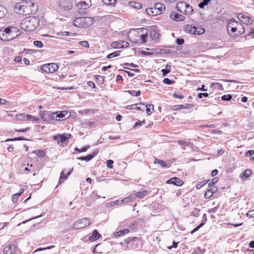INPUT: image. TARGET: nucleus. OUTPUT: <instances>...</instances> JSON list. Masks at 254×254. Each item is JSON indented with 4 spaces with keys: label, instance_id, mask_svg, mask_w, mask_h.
<instances>
[{
    "label": "nucleus",
    "instance_id": "1",
    "mask_svg": "<svg viewBox=\"0 0 254 254\" xmlns=\"http://www.w3.org/2000/svg\"><path fill=\"white\" fill-rule=\"evenodd\" d=\"M39 20L35 16H29L23 19L20 23L21 28L25 31L35 30L39 25Z\"/></svg>",
    "mask_w": 254,
    "mask_h": 254
},
{
    "label": "nucleus",
    "instance_id": "2",
    "mask_svg": "<svg viewBox=\"0 0 254 254\" xmlns=\"http://www.w3.org/2000/svg\"><path fill=\"white\" fill-rule=\"evenodd\" d=\"M18 29L14 26H10L0 30V39L3 41H8L14 39L17 36Z\"/></svg>",
    "mask_w": 254,
    "mask_h": 254
},
{
    "label": "nucleus",
    "instance_id": "3",
    "mask_svg": "<svg viewBox=\"0 0 254 254\" xmlns=\"http://www.w3.org/2000/svg\"><path fill=\"white\" fill-rule=\"evenodd\" d=\"M94 18L91 17H79L73 21V25L77 27H86L93 24Z\"/></svg>",
    "mask_w": 254,
    "mask_h": 254
},
{
    "label": "nucleus",
    "instance_id": "4",
    "mask_svg": "<svg viewBox=\"0 0 254 254\" xmlns=\"http://www.w3.org/2000/svg\"><path fill=\"white\" fill-rule=\"evenodd\" d=\"M31 6H33V3L32 1H30L29 3L27 2L17 3L14 6V11L19 14L26 15L30 13Z\"/></svg>",
    "mask_w": 254,
    "mask_h": 254
},
{
    "label": "nucleus",
    "instance_id": "5",
    "mask_svg": "<svg viewBox=\"0 0 254 254\" xmlns=\"http://www.w3.org/2000/svg\"><path fill=\"white\" fill-rule=\"evenodd\" d=\"M142 245V243L139 237L129 238L127 242V247L128 249H138Z\"/></svg>",
    "mask_w": 254,
    "mask_h": 254
},
{
    "label": "nucleus",
    "instance_id": "6",
    "mask_svg": "<svg viewBox=\"0 0 254 254\" xmlns=\"http://www.w3.org/2000/svg\"><path fill=\"white\" fill-rule=\"evenodd\" d=\"M185 30L187 33L194 35H200L204 33L205 32V30L203 28L189 24L185 26Z\"/></svg>",
    "mask_w": 254,
    "mask_h": 254
},
{
    "label": "nucleus",
    "instance_id": "7",
    "mask_svg": "<svg viewBox=\"0 0 254 254\" xmlns=\"http://www.w3.org/2000/svg\"><path fill=\"white\" fill-rule=\"evenodd\" d=\"M91 224L90 220L87 218H82L76 221L73 225V229H79L85 227Z\"/></svg>",
    "mask_w": 254,
    "mask_h": 254
},
{
    "label": "nucleus",
    "instance_id": "8",
    "mask_svg": "<svg viewBox=\"0 0 254 254\" xmlns=\"http://www.w3.org/2000/svg\"><path fill=\"white\" fill-rule=\"evenodd\" d=\"M58 65L56 63H52L43 65L41 70L45 72L53 73L58 69Z\"/></svg>",
    "mask_w": 254,
    "mask_h": 254
},
{
    "label": "nucleus",
    "instance_id": "9",
    "mask_svg": "<svg viewBox=\"0 0 254 254\" xmlns=\"http://www.w3.org/2000/svg\"><path fill=\"white\" fill-rule=\"evenodd\" d=\"M229 34L232 37L238 36L243 33L245 31L244 28L243 27H235L229 28L227 30Z\"/></svg>",
    "mask_w": 254,
    "mask_h": 254
},
{
    "label": "nucleus",
    "instance_id": "10",
    "mask_svg": "<svg viewBox=\"0 0 254 254\" xmlns=\"http://www.w3.org/2000/svg\"><path fill=\"white\" fill-rule=\"evenodd\" d=\"M70 134H58L54 136V139L58 142L59 143H61L62 145L66 144V141L70 137Z\"/></svg>",
    "mask_w": 254,
    "mask_h": 254
},
{
    "label": "nucleus",
    "instance_id": "11",
    "mask_svg": "<svg viewBox=\"0 0 254 254\" xmlns=\"http://www.w3.org/2000/svg\"><path fill=\"white\" fill-rule=\"evenodd\" d=\"M238 18L241 22L246 24H250L253 23V20L248 13H239L238 15Z\"/></svg>",
    "mask_w": 254,
    "mask_h": 254
},
{
    "label": "nucleus",
    "instance_id": "12",
    "mask_svg": "<svg viewBox=\"0 0 254 254\" xmlns=\"http://www.w3.org/2000/svg\"><path fill=\"white\" fill-rule=\"evenodd\" d=\"M170 16L172 20L176 21H183L185 18L183 15L174 11L170 13Z\"/></svg>",
    "mask_w": 254,
    "mask_h": 254
},
{
    "label": "nucleus",
    "instance_id": "13",
    "mask_svg": "<svg viewBox=\"0 0 254 254\" xmlns=\"http://www.w3.org/2000/svg\"><path fill=\"white\" fill-rule=\"evenodd\" d=\"M139 31H137L138 37H139V39L138 40H131L132 42L134 43H145L147 41V38L148 37L147 33H145V34H141L140 35H139Z\"/></svg>",
    "mask_w": 254,
    "mask_h": 254
},
{
    "label": "nucleus",
    "instance_id": "14",
    "mask_svg": "<svg viewBox=\"0 0 254 254\" xmlns=\"http://www.w3.org/2000/svg\"><path fill=\"white\" fill-rule=\"evenodd\" d=\"M167 184H172L177 186H181L183 184V182L177 177H173L166 182Z\"/></svg>",
    "mask_w": 254,
    "mask_h": 254
},
{
    "label": "nucleus",
    "instance_id": "15",
    "mask_svg": "<svg viewBox=\"0 0 254 254\" xmlns=\"http://www.w3.org/2000/svg\"><path fill=\"white\" fill-rule=\"evenodd\" d=\"M98 153V150H94L92 154H88L85 157H79L77 159L81 161H89Z\"/></svg>",
    "mask_w": 254,
    "mask_h": 254
},
{
    "label": "nucleus",
    "instance_id": "16",
    "mask_svg": "<svg viewBox=\"0 0 254 254\" xmlns=\"http://www.w3.org/2000/svg\"><path fill=\"white\" fill-rule=\"evenodd\" d=\"M89 2H86L84 0H80L76 3V6L79 9H85L89 7L91 5V0H89Z\"/></svg>",
    "mask_w": 254,
    "mask_h": 254
},
{
    "label": "nucleus",
    "instance_id": "17",
    "mask_svg": "<svg viewBox=\"0 0 254 254\" xmlns=\"http://www.w3.org/2000/svg\"><path fill=\"white\" fill-rule=\"evenodd\" d=\"M72 171L73 168L69 170V171L67 173V174L66 175L65 173V170H63L61 173L59 183L60 184L62 183H63L65 180H66L67 179V176H69Z\"/></svg>",
    "mask_w": 254,
    "mask_h": 254
},
{
    "label": "nucleus",
    "instance_id": "18",
    "mask_svg": "<svg viewBox=\"0 0 254 254\" xmlns=\"http://www.w3.org/2000/svg\"><path fill=\"white\" fill-rule=\"evenodd\" d=\"M235 27H243V25L238 21H236L234 18L228 21L227 25V30H229V28Z\"/></svg>",
    "mask_w": 254,
    "mask_h": 254
},
{
    "label": "nucleus",
    "instance_id": "19",
    "mask_svg": "<svg viewBox=\"0 0 254 254\" xmlns=\"http://www.w3.org/2000/svg\"><path fill=\"white\" fill-rule=\"evenodd\" d=\"M16 252V247L13 245H10L3 249V253L5 254H13Z\"/></svg>",
    "mask_w": 254,
    "mask_h": 254
},
{
    "label": "nucleus",
    "instance_id": "20",
    "mask_svg": "<svg viewBox=\"0 0 254 254\" xmlns=\"http://www.w3.org/2000/svg\"><path fill=\"white\" fill-rule=\"evenodd\" d=\"M159 36V31L155 27L152 28L150 31V36L151 38V39L153 40H156L158 39Z\"/></svg>",
    "mask_w": 254,
    "mask_h": 254
},
{
    "label": "nucleus",
    "instance_id": "21",
    "mask_svg": "<svg viewBox=\"0 0 254 254\" xmlns=\"http://www.w3.org/2000/svg\"><path fill=\"white\" fill-rule=\"evenodd\" d=\"M154 7L156 10L158 15L163 13L164 11L165 8L164 5L160 2L156 3Z\"/></svg>",
    "mask_w": 254,
    "mask_h": 254
},
{
    "label": "nucleus",
    "instance_id": "22",
    "mask_svg": "<svg viewBox=\"0 0 254 254\" xmlns=\"http://www.w3.org/2000/svg\"><path fill=\"white\" fill-rule=\"evenodd\" d=\"M192 7L188 3L184 2V13L186 15L191 14L193 12Z\"/></svg>",
    "mask_w": 254,
    "mask_h": 254
},
{
    "label": "nucleus",
    "instance_id": "23",
    "mask_svg": "<svg viewBox=\"0 0 254 254\" xmlns=\"http://www.w3.org/2000/svg\"><path fill=\"white\" fill-rule=\"evenodd\" d=\"M145 12L147 15L149 16H153L158 15L154 7L153 8H146L145 10Z\"/></svg>",
    "mask_w": 254,
    "mask_h": 254
},
{
    "label": "nucleus",
    "instance_id": "24",
    "mask_svg": "<svg viewBox=\"0 0 254 254\" xmlns=\"http://www.w3.org/2000/svg\"><path fill=\"white\" fill-rule=\"evenodd\" d=\"M154 164H159L161 167L163 168H169L171 167V165L165 163L164 161L158 159H155L154 160Z\"/></svg>",
    "mask_w": 254,
    "mask_h": 254
},
{
    "label": "nucleus",
    "instance_id": "25",
    "mask_svg": "<svg viewBox=\"0 0 254 254\" xmlns=\"http://www.w3.org/2000/svg\"><path fill=\"white\" fill-rule=\"evenodd\" d=\"M42 119L46 122H49L50 121V112L45 111L41 112L40 114Z\"/></svg>",
    "mask_w": 254,
    "mask_h": 254
},
{
    "label": "nucleus",
    "instance_id": "26",
    "mask_svg": "<svg viewBox=\"0 0 254 254\" xmlns=\"http://www.w3.org/2000/svg\"><path fill=\"white\" fill-rule=\"evenodd\" d=\"M101 235L98 233L97 230H95L93 231L91 236H90L89 238V240L91 242H94L97 240Z\"/></svg>",
    "mask_w": 254,
    "mask_h": 254
},
{
    "label": "nucleus",
    "instance_id": "27",
    "mask_svg": "<svg viewBox=\"0 0 254 254\" xmlns=\"http://www.w3.org/2000/svg\"><path fill=\"white\" fill-rule=\"evenodd\" d=\"M70 114L66 111L57 112V118L59 119H62L64 118H69Z\"/></svg>",
    "mask_w": 254,
    "mask_h": 254
},
{
    "label": "nucleus",
    "instance_id": "28",
    "mask_svg": "<svg viewBox=\"0 0 254 254\" xmlns=\"http://www.w3.org/2000/svg\"><path fill=\"white\" fill-rule=\"evenodd\" d=\"M252 173V172L250 170H246L244 172L243 174H241L240 178L243 180H246L250 177Z\"/></svg>",
    "mask_w": 254,
    "mask_h": 254
},
{
    "label": "nucleus",
    "instance_id": "29",
    "mask_svg": "<svg viewBox=\"0 0 254 254\" xmlns=\"http://www.w3.org/2000/svg\"><path fill=\"white\" fill-rule=\"evenodd\" d=\"M59 6L64 9H70L71 8V4L69 0H65V3H60Z\"/></svg>",
    "mask_w": 254,
    "mask_h": 254
},
{
    "label": "nucleus",
    "instance_id": "30",
    "mask_svg": "<svg viewBox=\"0 0 254 254\" xmlns=\"http://www.w3.org/2000/svg\"><path fill=\"white\" fill-rule=\"evenodd\" d=\"M129 232V229H125L119 231L118 232L114 233V236L116 237L123 236L126 234H127Z\"/></svg>",
    "mask_w": 254,
    "mask_h": 254
},
{
    "label": "nucleus",
    "instance_id": "31",
    "mask_svg": "<svg viewBox=\"0 0 254 254\" xmlns=\"http://www.w3.org/2000/svg\"><path fill=\"white\" fill-rule=\"evenodd\" d=\"M176 9L178 11L183 13L184 9V2H178L176 5Z\"/></svg>",
    "mask_w": 254,
    "mask_h": 254
},
{
    "label": "nucleus",
    "instance_id": "32",
    "mask_svg": "<svg viewBox=\"0 0 254 254\" xmlns=\"http://www.w3.org/2000/svg\"><path fill=\"white\" fill-rule=\"evenodd\" d=\"M7 13L6 8L0 4V18H2L5 16Z\"/></svg>",
    "mask_w": 254,
    "mask_h": 254
},
{
    "label": "nucleus",
    "instance_id": "33",
    "mask_svg": "<svg viewBox=\"0 0 254 254\" xmlns=\"http://www.w3.org/2000/svg\"><path fill=\"white\" fill-rule=\"evenodd\" d=\"M122 41H118V42H113L111 46L112 47L115 49H120L124 48V46H122Z\"/></svg>",
    "mask_w": 254,
    "mask_h": 254
},
{
    "label": "nucleus",
    "instance_id": "34",
    "mask_svg": "<svg viewBox=\"0 0 254 254\" xmlns=\"http://www.w3.org/2000/svg\"><path fill=\"white\" fill-rule=\"evenodd\" d=\"M147 191L146 190H143V191H138L135 193H134V195L140 198V199H141V198H143L147 194Z\"/></svg>",
    "mask_w": 254,
    "mask_h": 254
},
{
    "label": "nucleus",
    "instance_id": "35",
    "mask_svg": "<svg viewBox=\"0 0 254 254\" xmlns=\"http://www.w3.org/2000/svg\"><path fill=\"white\" fill-rule=\"evenodd\" d=\"M129 5L130 6L136 9H140L142 7V5L137 2L131 1L129 3Z\"/></svg>",
    "mask_w": 254,
    "mask_h": 254
},
{
    "label": "nucleus",
    "instance_id": "36",
    "mask_svg": "<svg viewBox=\"0 0 254 254\" xmlns=\"http://www.w3.org/2000/svg\"><path fill=\"white\" fill-rule=\"evenodd\" d=\"M27 115L24 114H21L16 115L15 118L16 120L18 121H26Z\"/></svg>",
    "mask_w": 254,
    "mask_h": 254
},
{
    "label": "nucleus",
    "instance_id": "37",
    "mask_svg": "<svg viewBox=\"0 0 254 254\" xmlns=\"http://www.w3.org/2000/svg\"><path fill=\"white\" fill-rule=\"evenodd\" d=\"M120 53H121V51H116L115 52L112 53L108 55V56H107V58H108V59H112V58H113L114 57H118V56H120Z\"/></svg>",
    "mask_w": 254,
    "mask_h": 254
},
{
    "label": "nucleus",
    "instance_id": "38",
    "mask_svg": "<svg viewBox=\"0 0 254 254\" xmlns=\"http://www.w3.org/2000/svg\"><path fill=\"white\" fill-rule=\"evenodd\" d=\"M210 1L211 0H202V1L198 4V6L200 8H204L205 6L207 5Z\"/></svg>",
    "mask_w": 254,
    "mask_h": 254
},
{
    "label": "nucleus",
    "instance_id": "39",
    "mask_svg": "<svg viewBox=\"0 0 254 254\" xmlns=\"http://www.w3.org/2000/svg\"><path fill=\"white\" fill-rule=\"evenodd\" d=\"M171 66L169 64L166 65L165 69H162L161 71L163 76H166L168 73L170 72Z\"/></svg>",
    "mask_w": 254,
    "mask_h": 254
},
{
    "label": "nucleus",
    "instance_id": "40",
    "mask_svg": "<svg viewBox=\"0 0 254 254\" xmlns=\"http://www.w3.org/2000/svg\"><path fill=\"white\" fill-rule=\"evenodd\" d=\"M146 110L147 113L148 115H150L152 113V111H151V109H152V111H154V106L152 104H148L146 105Z\"/></svg>",
    "mask_w": 254,
    "mask_h": 254
},
{
    "label": "nucleus",
    "instance_id": "41",
    "mask_svg": "<svg viewBox=\"0 0 254 254\" xmlns=\"http://www.w3.org/2000/svg\"><path fill=\"white\" fill-rule=\"evenodd\" d=\"M100 197V196L97 194L96 191H93L90 195V198L92 200H96Z\"/></svg>",
    "mask_w": 254,
    "mask_h": 254
},
{
    "label": "nucleus",
    "instance_id": "42",
    "mask_svg": "<svg viewBox=\"0 0 254 254\" xmlns=\"http://www.w3.org/2000/svg\"><path fill=\"white\" fill-rule=\"evenodd\" d=\"M205 252V250L204 249H201L200 248H196L193 251L194 254H201Z\"/></svg>",
    "mask_w": 254,
    "mask_h": 254
},
{
    "label": "nucleus",
    "instance_id": "43",
    "mask_svg": "<svg viewBox=\"0 0 254 254\" xmlns=\"http://www.w3.org/2000/svg\"><path fill=\"white\" fill-rule=\"evenodd\" d=\"M90 147L89 145H87L84 147H83L81 149H79L77 147H75L74 149L75 151H77L78 152H85Z\"/></svg>",
    "mask_w": 254,
    "mask_h": 254
},
{
    "label": "nucleus",
    "instance_id": "44",
    "mask_svg": "<svg viewBox=\"0 0 254 254\" xmlns=\"http://www.w3.org/2000/svg\"><path fill=\"white\" fill-rule=\"evenodd\" d=\"M126 92H128L131 95H133V96L134 95L136 97L140 95V91L139 90L136 91L135 90H127V91H126Z\"/></svg>",
    "mask_w": 254,
    "mask_h": 254
},
{
    "label": "nucleus",
    "instance_id": "45",
    "mask_svg": "<svg viewBox=\"0 0 254 254\" xmlns=\"http://www.w3.org/2000/svg\"><path fill=\"white\" fill-rule=\"evenodd\" d=\"M133 198H134V196L132 194L131 196L126 197V198L121 200V201L122 202V203H128V202L131 201Z\"/></svg>",
    "mask_w": 254,
    "mask_h": 254
},
{
    "label": "nucleus",
    "instance_id": "46",
    "mask_svg": "<svg viewBox=\"0 0 254 254\" xmlns=\"http://www.w3.org/2000/svg\"><path fill=\"white\" fill-rule=\"evenodd\" d=\"M102 1L106 5H115L116 0H102Z\"/></svg>",
    "mask_w": 254,
    "mask_h": 254
},
{
    "label": "nucleus",
    "instance_id": "47",
    "mask_svg": "<svg viewBox=\"0 0 254 254\" xmlns=\"http://www.w3.org/2000/svg\"><path fill=\"white\" fill-rule=\"evenodd\" d=\"M139 105V104H136L134 105H129L127 106L126 108L128 110L132 109H136L137 110H141V108L139 107H137V105Z\"/></svg>",
    "mask_w": 254,
    "mask_h": 254
},
{
    "label": "nucleus",
    "instance_id": "48",
    "mask_svg": "<svg viewBox=\"0 0 254 254\" xmlns=\"http://www.w3.org/2000/svg\"><path fill=\"white\" fill-rule=\"evenodd\" d=\"M212 195L211 190L208 189L204 193V197L207 199L210 198Z\"/></svg>",
    "mask_w": 254,
    "mask_h": 254
},
{
    "label": "nucleus",
    "instance_id": "49",
    "mask_svg": "<svg viewBox=\"0 0 254 254\" xmlns=\"http://www.w3.org/2000/svg\"><path fill=\"white\" fill-rule=\"evenodd\" d=\"M232 98V96L230 94H227L223 95L221 99L223 101H230Z\"/></svg>",
    "mask_w": 254,
    "mask_h": 254
},
{
    "label": "nucleus",
    "instance_id": "50",
    "mask_svg": "<svg viewBox=\"0 0 254 254\" xmlns=\"http://www.w3.org/2000/svg\"><path fill=\"white\" fill-rule=\"evenodd\" d=\"M199 210L197 208H194L191 212V216L197 217L199 216Z\"/></svg>",
    "mask_w": 254,
    "mask_h": 254
},
{
    "label": "nucleus",
    "instance_id": "51",
    "mask_svg": "<svg viewBox=\"0 0 254 254\" xmlns=\"http://www.w3.org/2000/svg\"><path fill=\"white\" fill-rule=\"evenodd\" d=\"M108 204H109L111 206H113L114 205H118L119 204H122V202L121 201V200H116L115 201L109 202Z\"/></svg>",
    "mask_w": 254,
    "mask_h": 254
},
{
    "label": "nucleus",
    "instance_id": "52",
    "mask_svg": "<svg viewBox=\"0 0 254 254\" xmlns=\"http://www.w3.org/2000/svg\"><path fill=\"white\" fill-rule=\"evenodd\" d=\"M184 108V106L183 105H174L172 109L174 111L180 110Z\"/></svg>",
    "mask_w": 254,
    "mask_h": 254
},
{
    "label": "nucleus",
    "instance_id": "53",
    "mask_svg": "<svg viewBox=\"0 0 254 254\" xmlns=\"http://www.w3.org/2000/svg\"><path fill=\"white\" fill-rule=\"evenodd\" d=\"M33 44L34 46L39 48H42L43 47V43L40 41H34Z\"/></svg>",
    "mask_w": 254,
    "mask_h": 254
},
{
    "label": "nucleus",
    "instance_id": "54",
    "mask_svg": "<svg viewBox=\"0 0 254 254\" xmlns=\"http://www.w3.org/2000/svg\"><path fill=\"white\" fill-rule=\"evenodd\" d=\"M57 112H53L50 113V120H57Z\"/></svg>",
    "mask_w": 254,
    "mask_h": 254
},
{
    "label": "nucleus",
    "instance_id": "55",
    "mask_svg": "<svg viewBox=\"0 0 254 254\" xmlns=\"http://www.w3.org/2000/svg\"><path fill=\"white\" fill-rule=\"evenodd\" d=\"M218 181V179L216 177L213 179V180L209 183L208 186L209 187H212L214 185H215Z\"/></svg>",
    "mask_w": 254,
    "mask_h": 254
},
{
    "label": "nucleus",
    "instance_id": "56",
    "mask_svg": "<svg viewBox=\"0 0 254 254\" xmlns=\"http://www.w3.org/2000/svg\"><path fill=\"white\" fill-rule=\"evenodd\" d=\"M177 142L179 145L185 146H189L190 144L189 142H187L182 140H178Z\"/></svg>",
    "mask_w": 254,
    "mask_h": 254
},
{
    "label": "nucleus",
    "instance_id": "57",
    "mask_svg": "<svg viewBox=\"0 0 254 254\" xmlns=\"http://www.w3.org/2000/svg\"><path fill=\"white\" fill-rule=\"evenodd\" d=\"M28 120L33 121H38L39 119L35 118V117L32 116L31 115H27L26 121H28Z\"/></svg>",
    "mask_w": 254,
    "mask_h": 254
},
{
    "label": "nucleus",
    "instance_id": "58",
    "mask_svg": "<svg viewBox=\"0 0 254 254\" xmlns=\"http://www.w3.org/2000/svg\"><path fill=\"white\" fill-rule=\"evenodd\" d=\"M79 44L83 47L87 48H88L89 47L88 42L87 41H80L79 42Z\"/></svg>",
    "mask_w": 254,
    "mask_h": 254
},
{
    "label": "nucleus",
    "instance_id": "59",
    "mask_svg": "<svg viewBox=\"0 0 254 254\" xmlns=\"http://www.w3.org/2000/svg\"><path fill=\"white\" fill-rule=\"evenodd\" d=\"M163 82L166 84H167V85H171L174 82V81L170 80L169 78H165L163 79Z\"/></svg>",
    "mask_w": 254,
    "mask_h": 254
},
{
    "label": "nucleus",
    "instance_id": "60",
    "mask_svg": "<svg viewBox=\"0 0 254 254\" xmlns=\"http://www.w3.org/2000/svg\"><path fill=\"white\" fill-rule=\"evenodd\" d=\"M114 163V161L112 160H108L107 161V167L109 169L113 168V164Z\"/></svg>",
    "mask_w": 254,
    "mask_h": 254
},
{
    "label": "nucleus",
    "instance_id": "61",
    "mask_svg": "<svg viewBox=\"0 0 254 254\" xmlns=\"http://www.w3.org/2000/svg\"><path fill=\"white\" fill-rule=\"evenodd\" d=\"M207 217L206 214H203L202 216V220L201 221V223L200 224L202 226H203L207 222Z\"/></svg>",
    "mask_w": 254,
    "mask_h": 254
},
{
    "label": "nucleus",
    "instance_id": "62",
    "mask_svg": "<svg viewBox=\"0 0 254 254\" xmlns=\"http://www.w3.org/2000/svg\"><path fill=\"white\" fill-rule=\"evenodd\" d=\"M20 196V193H16L14 194L12 198V200L13 202H16L17 201L18 198Z\"/></svg>",
    "mask_w": 254,
    "mask_h": 254
},
{
    "label": "nucleus",
    "instance_id": "63",
    "mask_svg": "<svg viewBox=\"0 0 254 254\" xmlns=\"http://www.w3.org/2000/svg\"><path fill=\"white\" fill-rule=\"evenodd\" d=\"M208 94L207 93H199L197 94V97L201 99L202 97H207Z\"/></svg>",
    "mask_w": 254,
    "mask_h": 254
},
{
    "label": "nucleus",
    "instance_id": "64",
    "mask_svg": "<svg viewBox=\"0 0 254 254\" xmlns=\"http://www.w3.org/2000/svg\"><path fill=\"white\" fill-rule=\"evenodd\" d=\"M247 215L251 218L254 217V210L249 211L247 213Z\"/></svg>",
    "mask_w": 254,
    "mask_h": 254
}]
</instances>
